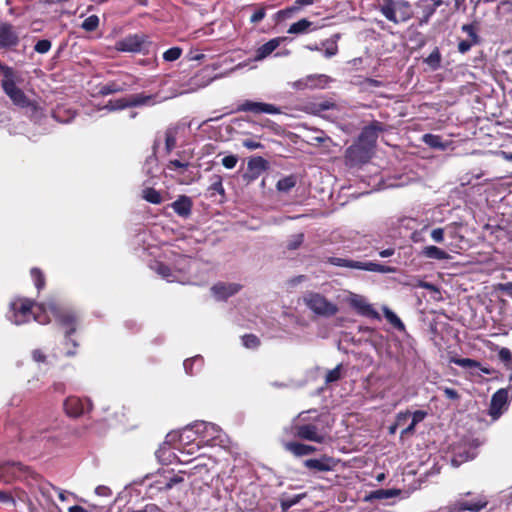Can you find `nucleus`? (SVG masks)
<instances>
[{
    "label": "nucleus",
    "instance_id": "nucleus-48",
    "mask_svg": "<svg viewBox=\"0 0 512 512\" xmlns=\"http://www.w3.org/2000/svg\"><path fill=\"white\" fill-rule=\"evenodd\" d=\"M341 369L342 365L339 364L334 369L329 370L325 376V383L330 384L340 380L342 376Z\"/></svg>",
    "mask_w": 512,
    "mask_h": 512
},
{
    "label": "nucleus",
    "instance_id": "nucleus-31",
    "mask_svg": "<svg viewBox=\"0 0 512 512\" xmlns=\"http://www.w3.org/2000/svg\"><path fill=\"white\" fill-rule=\"evenodd\" d=\"M313 23L306 18H303L292 25L288 29L289 34H303L309 31H313L316 28H311Z\"/></svg>",
    "mask_w": 512,
    "mask_h": 512
},
{
    "label": "nucleus",
    "instance_id": "nucleus-24",
    "mask_svg": "<svg viewBox=\"0 0 512 512\" xmlns=\"http://www.w3.org/2000/svg\"><path fill=\"white\" fill-rule=\"evenodd\" d=\"M282 40H283V38L277 37V38H273V39L269 40L268 42L264 43L263 45H261L256 50L255 59L262 60V59L266 58L267 56H269L274 50H276L279 47Z\"/></svg>",
    "mask_w": 512,
    "mask_h": 512
},
{
    "label": "nucleus",
    "instance_id": "nucleus-62",
    "mask_svg": "<svg viewBox=\"0 0 512 512\" xmlns=\"http://www.w3.org/2000/svg\"><path fill=\"white\" fill-rule=\"evenodd\" d=\"M242 145L249 150H255L263 147L260 142H256L252 139L243 140Z\"/></svg>",
    "mask_w": 512,
    "mask_h": 512
},
{
    "label": "nucleus",
    "instance_id": "nucleus-11",
    "mask_svg": "<svg viewBox=\"0 0 512 512\" xmlns=\"http://www.w3.org/2000/svg\"><path fill=\"white\" fill-rule=\"evenodd\" d=\"M146 44H150L148 36L145 34H130L123 39L119 40L115 48L121 52L141 53L144 54V48Z\"/></svg>",
    "mask_w": 512,
    "mask_h": 512
},
{
    "label": "nucleus",
    "instance_id": "nucleus-49",
    "mask_svg": "<svg viewBox=\"0 0 512 512\" xmlns=\"http://www.w3.org/2000/svg\"><path fill=\"white\" fill-rule=\"evenodd\" d=\"M302 497L300 495H295L292 497H282L280 499V506L283 512L290 509L292 506L296 505Z\"/></svg>",
    "mask_w": 512,
    "mask_h": 512
},
{
    "label": "nucleus",
    "instance_id": "nucleus-19",
    "mask_svg": "<svg viewBox=\"0 0 512 512\" xmlns=\"http://www.w3.org/2000/svg\"><path fill=\"white\" fill-rule=\"evenodd\" d=\"M351 307L360 315L366 317L375 318L378 316L376 310L372 307L371 304L367 302V300L359 295H355L350 300Z\"/></svg>",
    "mask_w": 512,
    "mask_h": 512
},
{
    "label": "nucleus",
    "instance_id": "nucleus-26",
    "mask_svg": "<svg viewBox=\"0 0 512 512\" xmlns=\"http://www.w3.org/2000/svg\"><path fill=\"white\" fill-rule=\"evenodd\" d=\"M157 94L155 95H145L144 93H138L130 95V103L131 107H138L144 105H155L156 103H160L163 99L156 100Z\"/></svg>",
    "mask_w": 512,
    "mask_h": 512
},
{
    "label": "nucleus",
    "instance_id": "nucleus-20",
    "mask_svg": "<svg viewBox=\"0 0 512 512\" xmlns=\"http://www.w3.org/2000/svg\"><path fill=\"white\" fill-rule=\"evenodd\" d=\"M173 211L182 218H188L192 213L193 201L186 195H180L170 204Z\"/></svg>",
    "mask_w": 512,
    "mask_h": 512
},
{
    "label": "nucleus",
    "instance_id": "nucleus-46",
    "mask_svg": "<svg viewBox=\"0 0 512 512\" xmlns=\"http://www.w3.org/2000/svg\"><path fill=\"white\" fill-rule=\"evenodd\" d=\"M176 132L174 130H167L165 133V149L167 153H171L176 147Z\"/></svg>",
    "mask_w": 512,
    "mask_h": 512
},
{
    "label": "nucleus",
    "instance_id": "nucleus-33",
    "mask_svg": "<svg viewBox=\"0 0 512 512\" xmlns=\"http://www.w3.org/2000/svg\"><path fill=\"white\" fill-rule=\"evenodd\" d=\"M297 184V176L294 174L288 175L278 180L276 188L280 192H289Z\"/></svg>",
    "mask_w": 512,
    "mask_h": 512
},
{
    "label": "nucleus",
    "instance_id": "nucleus-8",
    "mask_svg": "<svg viewBox=\"0 0 512 512\" xmlns=\"http://www.w3.org/2000/svg\"><path fill=\"white\" fill-rule=\"evenodd\" d=\"M303 301L312 312L319 316L332 317L338 312L336 304L317 292H307L303 297Z\"/></svg>",
    "mask_w": 512,
    "mask_h": 512
},
{
    "label": "nucleus",
    "instance_id": "nucleus-36",
    "mask_svg": "<svg viewBox=\"0 0 512 512\" xmlns=\"http://www.w3.org/2000/svg\"><path fill=\"white\" fill-rule=\"evenodd\" d=\"M142 197L151 204H161L163 201L160 192L152 187L145 188L142 191Z\"/></svg>",
    "mask_w": 512,
    "mask_h": 512
},
{
    "label": "nucleus",
    "instance_id": "nucleus-32",
    "mask_svg": "<svg viewBox=\"0 0 512 512\" xmlns=\"http://www.w3.org/2000/svg\"><path fill=\"white\" fill-rule=\"evenodd\" d=\"M122 91H124V87H122L116 81H110L107 84L100 85L98 87L97 94L99 96L104 97V96H107V95H110V94H114V93H118V92H122Z\"/></svg>",
    "mask_w": 512,
    "mask_h": 512
},
{
    "label": "nucleus",
    "instance_id": "nucleus-44",
    "mask_svg": "<svg viewBox=\"0 0 512 512\" xmlns=\"http://www.w3.org/2000/svg\"><path fill=\"white\" fill-rule=\"evenodd\" d=\"M321 45L323 47H325L324 56L326 58H332V57L336 56L338 54V52H339L338 44H335L334 42L331 43L327 39L322 41Z\"/></svg>",
    "mask_w": 512,
    "mask_h": 512
},
{
    "label": "nucleus",
    "instance_id": "nucleus-42",
    "mask_svg": "<svg viewBox=\"0 0 512 512\" xmlns=\"http://www.w3.org/2000/svg\"><path fill=\"white\" fill-rule=\"evenodd\" d=\"M498 357H499L500 361L503 362V364L507 370L512 369V353L508 348H506V347L501 348L498 352Z\"/></svg>",
    "mask_w": 512,
    "mask_h": 512
},
{
    "label": "nucleus",
    "instance_id": "nucleus-53",
    "mask_svg": "<svg viewBox=\"0 0 512 512\" xmlns=\"http://www.w3.org/2000/svg\"><path fill=\"white\" fill-rule=\"evenodd\" d=\"M51 46H52V44H51L50 40L41 39V40L37 41V43L35 44L34 50L37 53L45 54L51 49Z\"/></svg>",
    "mask_w": 512,
    "mask_h": 512
},
{
    "label": "nucleus",
    "instance_id": "nucleus-29",
    "mask_svg": "<svg viewBox=\"0 0 512 512\" xmlns=\"http://www.w3.org/2000/svg\"><path fill=\"white\" fill-rule=\"evenodd\" d=\"M421 255L435 260H447L450 258L446 251L434 245L425 246L421 251Z\"/></svg>",
    "mask_w": 512,
    "mask_h": 512
},
{
    "label": "nucleus",
    "instance_id": "nucleus-52",
    "mask_svg": "<svg viewBox=\"0 0 512 512\" xmlns=\"http://www.w3.org/2000/svg\"><path fill=\"white\" fill-rule=\"evenodd\" d=\"M423 141L432 148H440L442 147L441 137L434 134H425L423 136Z\"/></svg>",
    "mask_w": 512,
    "mask_h": 512
},
{
    "label": "nucleus",
    "instance_id": "nucleus-30",
    "mask_svg": "<svg viewBox=\"0 0 512 512\" xmlns=\"http://www.w3.org/2000/svg\"><path fill=\"white\" fill-rule=\"evenodd\" d=\"M399 489H377L374 491H371L369 495L366 497V500H382V499H388L392 497H396L400 494Z\"/></svg>",
    "mask_w": 512,
    "mask_h": 512
},
{
    "label": "nucleus",
    "instance_id": "nucleus-34",
    "mask_svg": "<svg viewBox=\"0 0 512 512\" xmlns=\"http://www.w3.org/2000/svg\"><path fill=\"white\" fill-rule=\"evenodd\" d=\"M442 56L438 47H435L424 62L432 69L437 70L441 67Z\"/></svg>",
    "mask_w": 512,
    "mask_h": 512
},
{
    "label": "nucleus",
    "instance_id": "nucleus-58",
    "mask_svg": "<svg viewBox=\"0 0 512 512\" xmlns=\"http://www.w3.org/2000/svg\"><path fill=\"white\" fill-rule=\"evenodd\" d=\"M202 361V358L201 357H195V358H191V359H186L183 363V366H184V369L186 371L187 374L189 375H193L194 374V371H193V365L195 362H201Z\"/></svg>",
    "mask_w": 512,
    "mask_h": 512
},
{
    "label": "nucleus",
    "instance_id": "nucleus-50",
    "mask_svg": "<svg viewBox=\"0 0 512 512\" xmlns=\"http://www.w3.org/2000/svg\"><path fill=\"white\" fill-rule=\"evenodd\" d=\"M303 241H304L303 233L295 234L291 237L290 240H288L286 247L288 250L294 251V250L298 249L303 244Z\"/></svg>",
    "mask_w": 512,
    "mask_h": 512
},
{
    "label": "nucleus",
    "instance_id": "nucleus-18",
    "mask_svg": "<svg viewBox=\"0 0 512 512\" xmlns=\"http://www.w3.org/2000/svg\"><path fill=\"white\" fill-rule=\"evenodd\" d=\"M305 468L312 472H327L333 470L335 461L332 457L322 455L320 458L307 459L303 462Z\"/></svg>",
    "mask_w": 512,
    "mask_h": 512
},
{
    "label": "nucleus",
    "instance_id": "nucleus-57",
    "mask_svg": "<svg viewBox=\"0 0 512 512\" xmlns=\"http://www.w3.org/2000/svg\"><path fill=\"white\" fill-rule=\"evenodd\" d=\"M238 162L236 155H228L222 159V165L227 169H233Z\"/></svg>",
    "mask_w": 512,
    "mask_h": 512
},
{
    "label": "nucleus",
    "instance_id": "nucleus-60",
    "mask_svg": "<svg viewBox=\"0 0 512 512\" xmlns=\"http://www.w3.org/2000/svg\"><path fill=\"white\" fill-rule=\"evenodd\" d=\"M442 391L445 397L449 400L457 401L460 399V394L453 388L444 387Z\"/></svg>",
    "mask_w": 512,
    "mask_h": 512
},
{
    "label": "nucleus",
    "instance_id": "nucleus-56",
    "mask_svg": "<svg viewBox=\"0 0 512 512\" xmlns=\"http://www.w3.org/2000/svg\"><path fill=\"white\" fill-rule=\"evenodd\" d=\"M479 43H474L473 41L467 39V40H461L459 43H458V51L461 53V54H465L467 53L471 48L472 46L474 45H478Z\"/></svg>",
    "mask_w": 512,
    "mask_h": 512
},
{
    "label": "nucleus",
    "instance_id": "nucleus-22",
    "mask_svg": "<svg viewBox=\"0 0 512 512\" xmlns=\"http://www.w3.org/2000/svg\"><path fill=\"white\" fill-rule=\"evenodd\" d=\"M443 4L442 0H433L432 3L422 4L421 1L416 3L417 7H421V16L419 17V25L428 24L430 18L434 15L437 8Z\"/></svg>",
    "mask_w": 512,
    "mask_h": 512
},
{
    "label": "nucleus",
    "instance_id": "nucleus-47",
    "mask_svg": "<svg viewBox=\"0 0 512 512\" xmlns=\"http://www.w3.org/2000/svg\"><path fill=\"white\" fill-rule=\"evenodd\" d=\"M242 343L246 348L255 349L260 345V339L254 334H245L242 336Z\"/></svg>",
    "mask_w": 512,
    "mask_h": 512
},
{
    "label": "nucleus",
    "instance_id": "nucleus-64",
    "mask_svg": "<svg viewBox=\"0 0 512 512\" xmlns=\"http://www.w3.org/2000/svg\"><path fill=\"white\" fill-rule=\"evenodd\" d=\"M46 355L44 354V352L40 349H35L32 351V359L35 361V362H38V363H41V362H45L46 361Z\"/></svg>",
    "mask_w": 512,
    "mask_h": 512
},
{
    "label": "nucleus",
    "instance_id": "nucleus-14",
    "mask_svg": "<svg viewBox=\"0 0 512 512\" xmlns=\"http://www.w3.org/2000/svg\"><path fill=\"white\" fill-rule=\"evenodd\" d=\"M508 407V389L501 388L491 397L488 414L493 420H497Z\"/></svg>",
    "mask_w": 512,
    "mask_h": 512
},
{
    "label": "nucleus",
    "instance_id": "nucleus-59",
    "mask_svg": "<svg viewBox=\"0 0 512 512\" xmlns=\"http://www.w3.org/2000/svg\"><path fill=\"white\" fill-rule=\"evenodd\" d=\"M260 126L263 128H267L275 133H279V131L281 130L280 125L270 119L263 120L260 123Z\"/></svg>",
    "mask_w": 512,
    "mask_h": 512
},
{
    "label": "nucleus",
    "instance_id": "nucleus-51",
    "mask_svg": "<svg viewBox=\"0 0 512 512\" xmlns=\"http://www.w3.org/2000/svg\"><path fill=\"white\" fill-rule=\"evenodd\" d=\"M154 270L159 275H161L164 279H167L168 281H170V277H172V271L168 265H166L162 262H156L155 266H154Z\"/></svg>",
    "mask_w": 512,
    "mask_h": 512
},
{
    "label": "nucleus",
    "instance_id": "nucleus-40",
    "mask_svg": "<svg viewBox=\"0 0 512 512\" xmlns=\"http://www.w3.org/2000/svg\"><path fill=\"white\" fill-rule=\"evenodd\" d=\"M252 6L255 7V11L250 17V23L257 24L265 18L267 6L262 3L253 4Z\"/></svg>",
    "mask_w": 512,
    "mask_h": 512
},
{
    "label": "nucleus",
    "instance_id": "nucleus-1",
    "mask_svg": "<svg viewBox=\"0 0 512 512\" xmlns=\"http://www.w3.org/2000/svg\"><path fill=\"white\" fill-rule=\"evenodd\" d=\"M47 305L48 303H36L28 298L17 297L10 303L9 319L16 325L28 323L32 319L40 324H47L50 321Z\"/></svg>",
    "mask_w": 512,
    "mask_h": 512
},
{
    "label": "nucleus",
    "instance_id": "nucleus-5",
    "mask_svg": "<svg viewBox=\"0 0 512 512\" xmlns=\"http://www.w3.org/2000/svg\"><path fill=\"white\" fill-rule=\"evenodd\" d=\"M378 9L394 24L407 22L414 16L413 5L408 0H381Z\"/></svg>",
    "mask_w": 512,
    "mask_h": 512
},
{
    "label": "nucleus",
    "instance_id": "nucleus-35",
    "mask_svg": "<svg viewBox=\"0 0 512 512\" xmlns=\"http://www.w3.org/2000/svg\"><path fill=\"white\" fill-rule=\"evenodd\" d=\"M30 275L37 290L41 291L44 289L46 285V278L43 271L37 267H33L30 270Z\"/></svg>",
    "mask_w": 512,
    "mask_h": 512
},
{
    "label": "nucleus",
    "instance_id": "nucleus-13",
    "mask_svg": "<svg viewBox=\"0 0 512 512\" xmlns=\"http://www.w3.org/2000/svg\"><path fill=\"white\" fill-rule=\"evenodd\" d=\"M237 112H251L255 115L266 113V114H281L282 110L280 107L270 103L256 102L252 100H244L238 104L236 108Z\"/></svg>",
    "mask_w": 512,
    "mask_h": 512
},
{
    "label": "nucleus",
    "instance_id": "nucleus-10",
    "mask_svg": "<svg viewBox=\"0 0 512 512\" xmlns=\"http://www.w3.org/2000/svg\"><path fill=\"white\" fill-rule=\"evenodd\" d=\"M92 402L88 398L69 396L63 403L66 415L70 418H79L92 410Z\"/></svg>",
    "mask_w": 512,
    "mask_h": 512
},
{
    "label": "nucleus",
    "instance_id": "nucleus-28",
    "mask_svg": "<svg viewBox=\"0 0 512 512\" xmlns=\"http://www.w3.org/2000/svg\"><path fill=\"white\" fill-rule=\"evenodd\" d=\"M450 361L460 367H463V368H479L480 371L484 374H487V375L492 374V369L482 366L479 361L471 359V358H455V357H453V358H451Z\"/></svg>",
    "mask_w": 512,
    "mask_h": 512
},
{
    "label": "nucleus",
    "instance_id": "nucleus-25",
    "mask_svg": "<svg viewBox=\"0 0 512 512\" xmlns=\"http://www.w3.org/2000/svg\"><path fill=\"white\" fill-rule=\"evenodd\" d=\"M163 478V485L158 486V491H167L172 489L175 485L182 483L184 478L179 474H174L173 471H164L161 474Z\"/></svg>",
    "mask_w": 512,
    "mask_h": 512
},
{
    "label": "nucleus",
    "instance_id": "nucleus-39",
    "mask_svg": "<svg viewBox=\"0 0 512 512\" xmlns=\"http://www.w3.org/2000/svg\"><path fill=\"white\" fill-rule=\"evenodd\" d=\"M384 316L386 320L397 330L404 331L405 325L402 320L390 309H385Z\"/></svg>",
    "mask_w": 512,
    "mask_h": 512
},
{
    "label": "nucleus",
    "instance_id": "nucleus-4",
    "mask_svg": "<svg viewBox=\"0 0 512 512\" xmlns=\"http://www.w3.org/2000/svg\"><path fill=\"white\" fill-rule=\"evenodd\" d=\"M0 71L3 75L1 87L12 103L20 108L34 107V104L26 96L24 91L17 87V75L14 69L0 62Z\"/></svg>",
    "mask_w": 512,
    "mask_h": 512
},
{
    "label": "nucleus",
    "instance_id": "nucleus-41",
    "mask_svg": "<svg viewBox=\"0 0 512 512\" xmlns=\"http://www.w3.org/2000/svg\"><path fill=\"white\" fill-rule=\"evenodd\" d=\"M210 186L208 188L209 191L211 192H217L221 195H225V190H224V187H223V179L220 175L218 174H214L211 178H210Z\"/></svg>",
    "mask_w": 512,
    "mask_h": 512
},
{
    "label": "nucleus",
    "instance_id": "nucleus-6",
    "mask_svg": "<svg viewBox=\"0 0 512 512\" xmlns=\"http://www.w3.org/2000/svg\"><path fill=\"white\" fill-rule=\"evenodd\" d=\"M186 432H193L196 435V438L190 441L194 442L198 440L197 446L200 447L203 445H213V441L219 438L220 428L213 423L198 421L186 426L182 430V434L179 435L181 441L183 434Z\"/></svg>",
    "mask_w": 512,
    "mask_h": 512
},
{
    "label": "nucleus",
    "instance_id": "nucleus-17",
    "mask_svg": "<svg viewBox=\"0 0 512 512\" xmlns=\"http://www.w3.org/2000/svg\"><path fill=\"white\" fill-rule=\"evenodd\" d=\"M269 168V162L261 156H254L248 160L247 172L244 178L248 181H254Z\"/></svg>",
    "mask_w": 512,
    "mask_h": 512
},
{
    "label": "nucleus",
    "instance_id": "nucleus-27",
    "mask_svg": "<svg viewBox=\"0 0 512 512\" xmlns=\"http://www.w3.org/2000/svg\"><path fill=\"white\" fill-rule=\"evenodd\" d=\"M315 0H295L294 4L276 13L278 20H283L292 16L293 13L299 11L302 7L312 5Z\"/></svg>",
    "mask_w": 512,
    "mask_h": 512
},
{
    "label": "nucleus",
    "instance_id": "nucleus-61",
    "mask_svg": "<svg viewBox=\"0 0 512 512\" xmlns=\"http://www.w3.org/2000/svg\"><path fill=\"white\" fill-rule=\"evenodd\" d=\"M431 238L437 242L441 243L444 240V229L443 228H435L431 232Z\"/></svg>",
    "mask_w": 512,
    "mask_h": 512
},
{
    "label": "nucleus",
    "instance_id": "nucleus-21",
    "mask_svg": "<svg viewBox=\"0 0 512 512\" xmlns=\"http://www.w3.org/2000/svg\"><path fill=\"white\" fill-rule=\"evenodd\" d=\"M240 289H241V285H239V284H236V283L226 284V283H221V282L213 285L211 288L213 294L217 298L222 299V300H225V299L235 295L236 293H238V291Z\"/></svg>",
    "mask_w": 512,
    "mask_h": 512
},
{
    "label": "nucleus",
    "instance_id": "nucleus-16",
    "mask_svg": "<svg viewBox=\"0 0 512 512\" xmlns=\"http://www.w3.org/2000/svg\"><path fill=\"white\" fill-rule=\"evenodd\" d=\"M488 501L484 497L477 498L476 500L459 499L449 507V512H479L484 509Z\"/></svg>",
    "mask_w": 512,
    "mask_h": 512
},
{
    "label": "nucleus",
    "instance_id": "nucleus-15",
    "mask_svg": "<svg viewBox=\"0 0 512 512\" xmlns=\"http://www.w3.org/2000/svg\"><path fill=\"white\" fill-rule=\"evenodd\" d=\"M19 42L15 27L8 22L0 21V48L13 49L19 45Z\"/></svg>",
    "mask_w": 512,
    "mask_h": 512
},
{
    "label": "nucleus",
    "instance_id": "nucleus-37",
    "mask_svg": "<svg viewBox=\"0 0 512 512\" xmlns=\"http://www.w3.org/2000/svg\"><path fill=\"white\" fill-rule=\"evenodd\" d=\"M461 30L468 35L469 40L473 41L474 43H481V38L478 34V24L476 22L464 24L461 27Z\"/></svg>",
    "mask_w": 512,
    "mask_h": 512
},
{
    "label": "nucleus",
    "instance_id": "nucleus-43",
    "mask_svg": "<svg viewBox=\"0 0 512 512\" xmlns=\"http://www.w3.org/2000/svg\"><path fill=\"white\" fill-rule=\"evenodd\" d=\"M99 26V17L97 15L88 16L83 22L81 27L87 31L92 32L95 31Z\"/></svg>",
    "mask_w": 512,
    "mask_h": 512
},
{
    "label": "nucleus",
    "instance_id": "nucleus-63",
    "mask_svg": "<svg viewBox=\"0 0 512 512\" xmlns=\"http://www.w3.org/2000/svg\"><path fill=\"white\" fill-rule=\"evenodd\" d=\"M412 420L414 423H420L427 417V412L424 410H416L415 412L411 413Z\"/></svg>",
    "mask_w": 512,
    "mask_h": 512
},
{
    "label": "nucleus",
    "instance_id": "nucleus-9",
    "mask_svg": "<svg viewBox=\"0 0 512 512\" xmlns=\"http://www.w3.org/2000/svg\"><path fill=\"white\" fill-rule=\"evenodd\" d=\"M372 155L373 150L356 140L346 149L344 154V162L345 165L350 168L360 167L363 164L369 162Z\"/></svg>",
    "mask_w": 512,
    "mask_h": 512
},
{
    "label": "nucleus",
    "instance_id": "nucleus-3",
    "mask_svg": "<svg viewBox=\"0 0 512 512\" xmlns=\"http://www.w3.org/2000/svg\"><path fill=\"white\" fill-rule=\"evenodd\" d=\"M50 311L54 316L56 323L64 330L66 343H71L73 348L78 347V343L71 339V335L76 332L78 326V315L75 311L62 307L58 303L48 302L47 312Z\"/></svg>",
    "mask_w": 512,
    "mask_h": 512
},
{
    "label": "nucleus",
    "instance_id": "nucleus-2",
    "mask_svg": "<svg viewBox=\"0 0 512 512\" xmlns=\"http://www.w3.org/2000/svg\"><path fill=\"white\" fill-rule=\"evenodd\" d=\"M310 413L311 411L300 413V420L308 422L295 424L293 426L294 436L302 440L324 443L329 438L331 430L328 422L329 416L327 414H317L314 418L304 416V414Z\"/></svg>",
    "mask_w": 512,
    "mask_h": 512
},
{
    "label": "nucleus",
    "instance_id": "nucleus-38",
    "mask_svg": "<svg viewBox=\"0 0 512 512\" xmlns=\"http://www.w3.org/2000/svg\"><path fill=\"white\" fill-rule=\"evenodd\" d=\"M129 107H131L130 96L115 99V100H110L108 102V104L106 105V108H108L111 111L123 110V109L129 108Z\"/></svg>",
    "mask_w": 512,
    "mask_h": 512
},
{
    "label": "nucleus",
    "instance_id": "nucleus-45",
    "mask_svg": "<svg viewBox=\"0 0 512 512\" xmlns=\"http://www.w3.org/2000/svg\"><path fill=\"white\" fill-rule=\"evenodd\" d=\"M182 55V49L180 47H171L163 53V59L167 62L178 60Z\"/></svg>",
    "mask_w": 512,
    "mask_h": 512
},
{
    "label": "nucleus",
    "instance_id": "nucleus-12",
    "mask_svg": "<svg viewBox=\"0 0 512 512\" xmlns=\"http://www.w3.org/2000/svg\"><path fill=\"white\" fill-rule=\"evenodd\" d=\"M384 131H386V125L383 122L373 120L369 125L362 128L357 141L374 151L379 133Z\"/></svg>",
    "mask_w": 512,
    "mask_h": 512
},
{
    "label": "nucleus",
    "instance_id": "nucleus-54",
    "mask_svg": "<svg viewBox=\"0 0 512 512\" xmlns=\"http://www.w3.org/2000/svg\"><path fill=\"white\" fill-rule=\"evenodd\" d=\"M410 417H411V412L409 410L400 411L396 414L395 423L398 427L404 426Z\"/></svg>",
    "mask_w": 512,
    "mask_h": 512
},
{
    "label": "nucleus",
    "instance_id": "nucleus-7",
    "mask_svg": "<svg viewBox=\"0 0 512 512\" xmlns=\"http://www.w3.org/2000/svg\"><path fill=\"white\" fill-rule=\"evenodd\" d=\"M326 263L331 264L337 267L350 268V269H358L369 272L376 273H394L395 268L392 266L371 262V261H355L352 259L340 258V257H327L325 260Z\"/></svg>",
    "mask_w": 512,
    "mask_h": 512
},
{
    "label": "nucleus",
    "instance_id": "nucleus-23",
    "mask_svg": "<svg viewBox=\"0 0 512 512\" xmlns=\"http://www.w3.org/2000/svg\"><path fill=\"white\" fill-rule=\"evenodd\" d=\"M284 447L296 457L309 455L317 451V448L312 445L294 441L285 443Z\"/></svg>",
    "mask_w": 512,
    "mask_h": 512
},
{
    "label": "nucleus",
    "instance_id": "nucleus-55",
    "mask_svg": "<svg viewBox=\"0 0 512 512\" xmlns=\"http://www.w3.org/2000/svg\"><path fill=\"white\" fill-rule=\"evenodd\" d=\"M50 488H52L55 491L58 490V487L52 485L49 482H46V483H43V484L39 485V492L41 493V495L43 497H45L48 500H51Z\"/></svg>",
    "mask_w": 512,
    "mask_h": 512
}]
</instances>
